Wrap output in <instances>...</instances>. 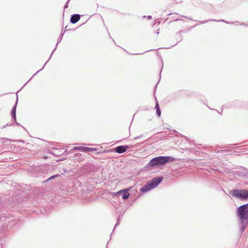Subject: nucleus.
Segmentation results:
<instances>
[{"label":"nucleus","instance_id":"2eb2a0df","mask_svg":"<svg viewBox=\"0 0 248 248\" xmlns=\"http://www.w3.org/2000/svg\"><path fill=\"white\" fill-rule=\"evenodd\" d=\"M151 18H152V16H148V19H151Z\"/></svg>","mask_w":248,"mask_h":248},{"label":"nucleus","instance_id":"dca6fc26","mask_svg":"<svg viewBox=\"0 0 248 248\" xmlns=\"http://www.w3.org/2000/svg\"><path fill=\"white\" fill-rule=\"evenodd\" d=\"M122 193V190H120L118 194H120Z\"/></svg>","mask_w":248,"mask_h":248},{"label":"nucleus","instance_id":"1a4fd4ad","mask_svg":"<svg viewBox=\"0 0 248 248\" xmlns=\"http://www.w3.org/2000/svg\"><path fill=\"white\" fill-rule=\"evenodd\" d=\"M17 100H18V99L17 98L16 102L12 110V117L13 118V119L14 120V121L15 122L16 121V105L17 103Z\"/></svg>","mask_w":248,"mask_h":248},{"label":"nucleus","instance_id":"423d86ee","mask_svg":"<svg viewBox=\"0 0 248 248\" xmlns=\"http://www.w3.org/2000/svg\"><path fill=\"white\" fill-rule=\"evenodd\" d=\"M129 148V146L127 145L125 146H119L115 148V151L119 154H122L126 151Z\"/></svg>","mask_w":248,"mask_h":248},{"label":"nucleus","instance_id":"f03ea898","mask_svg":"<svg viewBox=\"0 0 248 248\" xmlns=\"http://www.w3.org/2000/svg\"><path fill=\"white\" fill-rule=\"evenodd\" d=\"M163 180L162 177H155L153 178L150 183L144 186L140 189L141 192H147L157 186Z\"/></svg>","mask_w":248,"mask_h":248},{"label":"nucleus","instance_id":"412c9836","mask_svg":"<svg viewBox=\"0 0 248 248\" xmlns=\"http://www.w3.org/2000/svg\"><path fill=\"white\" fill-rule=\"evenodd\" d=\"M46 66V64H44V66H43V68H44V66Z\"/></svg>","mask_w":248,"mask_h":248},{"label":"nucleus","instance_id":"9d476101","mask_svg":"<svg viewBox=\"0 0 248 248\" xmlns=\"http://www.w3.org/2000/svg\"><path fill=\"white\" fill-rule=\"evenodd\" d=\"M155 108H156V113H157V115L158 116H160V115H161V110L159 108V105H158V103L156 102V104H155Z\"/></svg>","mask_w":248,"mask_h":248},{"label":"nucleus","instance_id":"f8f14e48","mask_svg":"<svg viewBox=\"0 0 248 248\" xmlns=\"http://www.w3.org/2000/svg\"><path fill=\"white\" fill-rule=\"evenodd\" d=\"M59 175L58 174H56V175H53V176H51L49 178H48L47 179V180H50V179H54L56 177H58Z\"/></svg>","mask_w":248,"mask_h":248},{"label":"nucleus","instance_id":"6ab92c4d","mask_svg":"<svg viewBox=\"0 0 248 248\" xmlns=\"http://www.w3.org/2000/svg\"><path fill=\"white\" fill-rule=\"evenodd\" d=\"M46 66V64H44V66H43V68H44V66Z\"/></svg>","mask_w":248,"mask_h":248},{"label":"nucleus","instance_id":"ddd939ff","mask_svg":"<svg viewBox=\"0 0 248 248\" xmlns=\"http://www.w3.org/2000/svg\"><path fill=\"white\" fill-rule=\"evenodd\" d=\"M11 126V124L10 123H7L6 125H5L4 126H2L1 127V129H4L5 128L6 126Z\"/></svg>","mask_w":248,"mask_h":248},{"label":"nucleus","instance_id":"5701e85b","mask_svg":"<svg viewBox=\"0 0 248 248\" xmlns=\"http://www.w3.org/2000/svg\"><path fill=\"white\" fill-rule=\"evenodd\" d=\"M220 21H223V22H224V21L223 20H220Z\"/></svg>","mask_w":248,"mask_h":248},{"label":"nucleus","instance_id":"aec40b11","mask_svg":"<svg viewBox=\"0 0 248 248\" xmlns=\"http://www.w3.org/2000/svg\"><path fill=\"white\" fill-rule=\"evenodd\" d=\"M46 66V64H44V66H43V68H44V66Z\"/></svg>","mask_w":248,"mask_h":248},{"label":"nucleus","instance_id":"4468645a","mask_svg":"<svg viewBox=\"0 0 248 248\" xmlns=\"http://www.w3.org/2000/svg\"><path fill=\"white\" fill-rule=\"evenodd\" d=\"M70 1V0H68L67 2L65 3V5H64V8H68V3H69V1Z\"/></svg>","mask_w":248,"mask_h":248},{"label":"nucleus","instance_id":"6e6552de","mask_svg":"<svg viewBox=\"0 0 248 248\" xmlns=\"http://www.w3.org/2000/svg\"><path fill=\"white\" fill-rule=\"evenodd\" d=\"M80 16L78 14H75L71 16V17L70 18V22L73 23L75 24L77 23L78 21H79L80 19Z\"/></svg>","mask_w":248,"mask_h":248},{"label":"nucleus","instance_id":"f3484780","mask_svg":"<svg viewBox=\"0 0 248 248\" xmlns=\"http://www.w3.org/2000/svg\"><path fill=\"white\" fill-rule=\"evenodd\" d=\"M61 39H62V38H61L60 39H58V41H59V42H60V41H61Z\"/></svg>","mask_w":248,"mask_h":248},{"label":"nucleus","instance_id":"f257e3e1","mask_svg":"<svg viewBox=\"0 0 248 248\" xmlns=\"http://www.w3.org/2000/svg\"><path fill=\"white\" fill-rule=\"evenodd\" d=\"M174 159L171 156H159L155 157L151 159L149 162L148 165L152 167L155 166L163 165L167 162L170 161L172 162L173 161H174Z\"/></svg>","mask_w":248,"mask_h":248},{"label":"nucleus","instance_id":"39448f33","mask_svg":"<svg viewBox=\"0 0 248 248\" xmlns=\"http://www.w3.org/2000/svg\"><path fill=\"white\" fill-rule=\"evenodd\" d=\"M239 231L242 234L245 230L246 228L248 225V218H239Z\"/></svg>","mask_w":248,"mask_h":248},{"label":"nucleus","instance_id":"0eeeda50","mask_svg":"<svg viewBox=\"0 0 248 248\" xmlns=\"http://www.w3.org/2000/svg\"><path fill=\"white\" fill-rule=\"evenodd\" d=\"M74 150H80L82 151H83L84 152H93V151L95 150L93 148L86 147H75L73 148Z\"/></svg>","mask_w":248,"mask_h":248},{"label":"nucleus","instance_id":"4be33fe9","mask_svg":"<svg viewBox=\"0 0 248 248\" xmlns=\"http://www.w3.org/2000/svg\"><path fill=\"white\" fill-rule=\"evenodd\" d=\"M138 138V137H136V138H135V139H137Z\"/></svg>","mask_w":248,"mask_h":248},{"label":"nucleus","instance_id":"20e7f679","mask_svg":"<svg viewBox=\"0 0 248 248\" xmlns=\"http://www.w3.org/2000/svg\"><path fill=\"white\" fill-rule=\"evenodd\" d=\"M236 215L239 218H248V203L239 206L237 208Z\"/></svg>","mask_w":248,"mask_h":248},{"label":"nucleus","instance_id":"a211bd4d","mask_svg":"<svg viewBox=\"0 0 248 248\" xmlns=\"http://www.w3.org/2000/svg\"><path fill=\"white\" fill-rule=\"evenodd\" d=\"M186 18L189 19V20H191V19L190 18H188L187 17H186Z\"/></svg>","mask_w":248,"mask_h":248},{"label":"nucleus","instance_id":"9b49d317","mask_svg":"<svg viewBox=\"0 0 248 248\" xmlns=\"http://www.w3.org/2000/svg\"><path fill=\"white\" fill-rule=\"evenodd\" d=\"M129 190V189H127L125 190V192L123 193V199H127L128 198L129 196V194L128 193V191Z\"/></svg>","mask_w":248,"mask_h":248},{"label":"nucleus","instance_id":"7ed1b4c3","mask_svg":"<svg viewBox=\"0 0 248 248\" xmlns=\"http://www.w3.org/2000/svg\"><path fill=\"white\" fill-rule=\"evenodd\" d=\"M230 193L232 196L240 199L246 200L248 199V190L233 189L231 190Z\"/></svg>","mask_w":248,"mask_h":248}]
</instances>
